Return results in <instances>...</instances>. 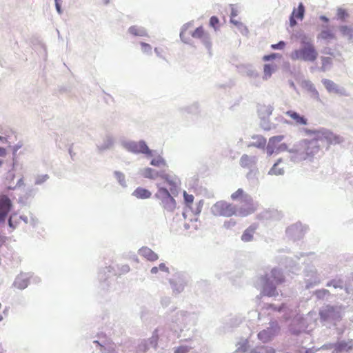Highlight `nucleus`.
<instances>
[{"instance_id":"obj_1","label":"nucleus","mask_w":353,"mask_h":353,"mask_svg":"<svg viewBox=\"0 0 353 353\" xmlns=\"http://www.w3.org/2000/svg\"><path fill=\"white\" fill-rule=\"evenodd\" d=\"M301 48L294 50L290 54L292 60H302L304 61L314 62L318 57V52L314 44L307 38L301 39Z\"/></svg>"},{"instance_id":"obj_2","label":"nucleus","mask_w":353,"mask_h":353,"mask_svg":"<svg viewBox=\"0 0 353 353\" xmlns=\"http://www.w3.org/2000/svg\"><path fill=\"white\" fill-rule=\"evenodd\" d=\"M262 281L264 294L272 296L276 294V285L282 283L284 281V278L279 270L273 269L262 278Z\"/></svg>"},{"instance_id":"obj_3","label":"nucleus","mask_w":353,"mask_h":353,"mask_svg":"<svg viewBox=\"0 0 353 353\" xmlns=\"http://www.w3.org/2000/svg\"><path fill=\"white\" fill-rule=\"evenodd\" d=\"M319 151V143L314 135L313 139L310 140L304 139L300 142L297 152L301 159L311 160Z\"/></svg>"},{"instance_id":"obj_4","label":"nucleus","mask_w":353,"mask_h":353,"mask_svg":"<svg viewBox=\"0 0 353 353\" xmlns=\"http://www.w3.org/2000/svg\"><path fill=\"white\" fill-rule=\"evenodd\" d=\"M157 187L158 191L155 194V197L160 201V205L163 208L164 213L174 212L176 207L175 199L168 189L161 187L160 184H157Z\"/></svg>"},{"instance_id":"obj_5","label":"nucleus","mask_w":353,"mask_h":353,"mask_svg":"<svg viewBox=\"0 0 353 353\" xmlns=\"http://www.w3.org/2000/svg\"><path fill=\"white\" fill-rule=\"evenodd\" d=\"M212 212L216 216L230 217L236 214V206L225 201H219L215 203L212 208Z\"/></svg>"},{"instance_id":"obj_6","label":"nucleus","mask_w":353,"mask_h":353,"mask_svg":"<svg viewBox=\"0 0 353 353\" xmlns=\"http://www.w3.org/2000/svg\"><path fill=\"white\" fill-rule=\"evenodd\" d=\"M317 141L321 143H326L327 145H336L343 142V139L339 135H337L327 130H321L313 132Z\"/></svg>"},{"instance_id":"obj_7","label":"nucleus","mask_w":353,"mask_h":353,"mask_svg":"<svg viewBox=\"0 0 353 353\" xmlns=\"http://www.w3.org/2000/svg\"><path fill=\"white\" fill-rule=\"evenodd\" d=\"M159 177L169 186L172 194H174L177 193V190L181 185V181L176 175L170 173L161 172Z\"/></svg>"},{"instance_id":"obj_8","label":"nucleus","mask_w":353,"mask_h":353,"mask_svg":"<svg viewBox=\"0 0 353 353\" xmlns=\"http://www.w3.org/2000/svg\"><path fill=\"white\" fill-rule=\"evenodd\" d=\"M191 36L194 39H199L208 50L211 49L212 42L210 34L204 30L203 26L196 28L191 33Z\"/></svg>"},{"instance_id":"obj_9","label":"nucleus","mask_w":353,"mask_h":353,"mask_svg":"<svg viewBox=\"0 0 353 353\" xmlns=\"http://www.w3.org/2000/svg\"><path fill=\"white\" fill-rule=\"evenodd\" d=\"M241 205L236 211L238 214L241 216H247L253 214L257 209V205L253 201L252 198L244 203H241Z\"/></svg>"},{"instance_id":"obj_10","label":"nucleus","mask_w":353,"mask_h":353,"mask_svg":"<svg viewBox=\"0 0 353 353\" xmlns=\"http://www.w3.org/2000/svg\"><path fill=\"white\" fill-rule=\"evenodd\" d=\"M12 203L6 195L0 196V223H4L8 212L10 211Z\"/></svg>"},{"instance_id":"obj_11","label":"nucleus","mask_w":353,"mask_h":353,"mask_svg":"<svg viewBox=\"0 0 353 353\" xmlns=\"http://www.w3.org/2000/svg\"><path fill=\"white\" fill-rule=\"evenodd\" d=\"M128 148L134 153H143L148 156L152 155V151L143 141L130 143L128 144Z\"/></svg>"},{"instance_id":"obj_12","label":"nucleus","mask_w":353,"mask_h":353,"mask_svg":"<svg viewBox=\"0 0 353 353\" xmlns=\"http://www.w3.org/2000/svg\"><path fill=\"white\" fill-rule=\"evenodd\" d=\"M305 8L302 3H300L297 8H294L291 16L290 17V25L291 27H294L296 25V21L302 20L304 17Z\"/></svg>"},{"instance_id":"obj_13","label":"nucleus","mask_w":353,"mask_h":353,"mask_svg":"<svg viewBox=\"0 0 353 353\" xmlns=\"http://www.w3.org/2000/svg\"><path fill=\"white\" fill-rule=\"evenodd\" d=\"M250 199H252V197L242 188H239L236 191L231 194V199L232 201H240L241 203H244Z\"/></svg>"},{"instance_id":"obj_14","label":"nucleus","mask_w":353,"mask_h":353,"mask_svg":"<svg viewBox=\"0 0 353 353\" xmlns=\"http://www.w3.org/2000/svg\"><path fill=\"white\" fill-rule=\"evenodd\" d=\"M139 254L150 261H155L159 258L157 254L148 247H143L139 249Z\"/></svg>"},{"instance_id":"obj_15","label":"nucleus","mask_w":353,"mask_h":353,"mask_svg":"<svg viewBox=\"0 0 353 353\" xmlns=\"http://www.w3.org/2000/svg\"><path fill=\"white\" fill-rule=\"evenodd\" d=\"M257 229V225L252 224L249 226L245 231L243 232L241 236V240L244 242L252 241L254 239V235Z\"/></svg>"},{"instance_id":"obj_16","label":"nucleus","mask_w":353,"mask_h":353,"mask_svg":"<svg viewBox=\"0 0 353 353\" xmlns=\"http://www.w3.org/2000/svg\"><path fill=\"white\" fill-rule=\"evenodd\" d=\"M132 195L139 199H149L152 193L147 189L139 187L133 192Z\"/></svg>"},{"instance_id":"obj_17","label":"nucleus","mask_w":353,"mask_h":353,"mask_svg":"<svg viewBox=\"0 0 353 353\" xmlns=\"http://www.w3.org/2000/svg\"><path fill=\"white\" fill-rule=\"evenodd\" d=\"M288 117L294 121L296 124L306 125L307 119L302 116H300L297 112L289 110L285 113Z\"/></svg>"},{"instance_id":"obj_18","label":"nucleus","mask_w":353,"mask_h":353,"mask_svg":"<svg viewBox=\"0 0 353 353\" xmlns=\"http://www.w3.org/2000/svg\"><path fill=\"white\" fill-rule=\"evenodd\" d=\"M142 174L144 177L154 179L157 176H159L160 173L155 172L153 169L150 168H146L142 171Z\"/></svg>"},{"instance_id":"obj_19","label":"nucleus","mask_w":353,"mask_h":353,"mask_svg":"<svg viewBox=\"0 0 353 353\" xmlns=\"http://www.w3.org/2000/svg\"><path fill=\"white\" fill-rule=\"evenodd\" d=\"M252 139L255 140V141L252 143V145L257 148H264L266 145V139L262 136H253Z\"/></svg>"},{"instance_id":"obj_20","label":"nucleus","mask_w":353,"mask_h":353,"mask_svg":"<svg viewBox=\"0 0 353 353\" xmlns=\"http://www.w3.org/2000/svg\"><path fill=\"white\" fill-rule=\"evenodd\" d=\"M334 312V307L328 305L324 310L320 311L319 315L321 319L325 321Z\"/></svg>"},{"instance_id":"obj_21","label":"nucleus","mask_w":353,"mask_h":353,"mask_svg":"<svg viewBox=\"0 0 353 353\" xmlns=\"http://www.w3.org/2000/svg\"><path fill=\"white\" fill-rule=\"evenodd\" d=\"M129 32L134 36H145L146 32L144 29L139 28L138 26H131L129 30Z\"/></svg>"},{"instance_id":"obj_22","label":"nucleus","mask_w":353,"mask_h":353,"mask_svg":"<svg viewBox=\"0 0 353 353\" xmlns=\"http://www.w3.org/2000/svg\"><path fill=\"white\" fill-rule=\"evenodd\" d=\"M322 82L325 88L329 92L337 91V86L332 81L329 79H323Z\"/></svg>"},{"instance_id":"obj_23","label":"nucleus","mask_w":353,"mask_h":353,"mask_svg":"<svg viewBox=\"0 0 353 353\" xmlns=\"http://www.w3.org/2000/svg\"><path fill=\"white\" fill-rule=\"evenodd\" d=\"M14 285L20 289H23L28 286V281L22 276H19L14 281Z\"/></svg>"},{"instance_id":"obj_24","label":"nucleus","mask_w":353,"mask_h":353,"mask_svg":"<svg viewBox=\"0 0 353 353\" xmlns=\"http://www.w3.org/2000/svg\"><path fill=\"white\" fill-rule=\"evenodd\" d=\"M258 337L260 340L263 341V342H266L271 339L270 331L268 330H262L258 334Z\"/></svg>"},{"instance_id":"obj_25","label":"nucleus","mask_w":353,"mask_h":353,"mask_svg":"<svg viewBox=\"0 0 353 353\" xmlns=\"http://www.w3.org/2000/svg\"><path fill=\"white\" fill-rule=\"evenodd\" d=\"M319 38H321L324 40H330L334 38V34L332 31L329 30H325L321 31L319 36Z\"/></svg>"},{"instance_id":"obj_26","label":"nucleus","mask_w":353,"mask_h":353,"mask_svg":"<svg viewBox=\"0 0 353 353\" xmlns=\"http://www.w3.org/2000/svg\"><path fill=\"white\" fill-rule=\"evenodd\" d=\"M150 164L154 166H157V167H161V166L165 167L167 165L165 161L161 157L153 159L151 161Z\"/></svg>"},{"instance_id":"obj_27","label":"nucleus","mask_w":353,"mask_h":353,"mask_svg":"<svg viewBox=\"0 0 353 353\" xmlns=\"http://www.w3.org/2000/svg\"><path fill=\"white\" fill-rule=\"evenodd\" d=\"M210 26L213 28L215 31L218 30L219 28L220 21L219 19L216 16H212L210 19Z\"/></svg>"},{"instance_id":"obj_28","label":"nucleus","mask_w":353,"mask_h":353,"mask_svg":"<svg viewBox=\"0 0 353 353\" xmlns=\"http://www.w3.org/2000/svg\"><path fill=\"white\" fill-rule=\"evenodd\" d=\"M274 70V66L270 64H265L263 68L264 76L265 79L269 78Z\"/></svg>"},{"instance_id":"obj_29","label":"nucleus","mask_w":353,"mask_h":353,"mask_svg":"<svg viewBox=\"0 0 353 353\" xmlns=\"http://www.w3.org/2000/svg\"><path fill=\"white\" fill-rule=\"evenodd\" d=\"M270 174L279 175L283 174V169L279 168V163H275L269 171Z\"/></svg>"},{"instance_id":"obj_30","label":"nucleus","mask_w":353,"mask_h":353,"mask_svg":"<svg viewBox=\"0 0 353 353\" xmlns=\"http://www.w3.org/2000/svg\"><path fill=\"white\" fill-rule=\"evenodd\" d=\"M184 201L188 206H190L194 201V196L192 194H188L185 191L183 192Z\"/></svg>"},{"instance_id":"obj_31","label":"nucleus","mask_w":353,"mask_h":353,"mask_svg":"<svg viewBox=\"0 0 353 353\" xmlns=\"http://www.w3.org/2000/svg\"><path fill=\"white\" fill-rule=\"evenodd\" d=\"M188 25L184 26L180 33V37H181V40L185 43H187L188 39Z\"/></svg>"},{"instance_id":"obj_32","label":"nucleus","mask_w":353,"mask_h":353,"mask_svg":"<svg viewBox=\"0 0 353 353\" xmlns=\"http://www.w3.org/2000/svg\"><path fill=\"white\" fill-rule=\"evenodd\" d=\"M237 14H238L237 10L235 9L234 8H232L230 21H231V23H234L236 26H238L240 23L239 21H237L236 20L234 19V18L237 16Z\"/></svg>"},{"instance_id":"obj_33","label":"nucleus","mask_w":353,"mask_h":353,"mask_svg":"<svg viewBox=\"0 0 353 353\" xmlns=\"http://www.w3.org/2000/svg\"><path fill=\"white\" fill-rule=\"evenodd\" d=\"M283 138L284 137L283 135L274 136L270 139L269 143L270 144L275 145L276 143L281 142Z\"/></svg>"},{"instance_id":"obj_34","label":"nucleus","mask_w":353,"mask_h":353,"mask_svg":"<svg viewBox=\"0 0 353 353\" xmlns=\"http://www.w3.org/2000/svg\"><path fill=\"white\" fill-rule=\"evenodd\" d=\"M340 31L344 36H351L352 34V30L345 26L340 27Z\"/></svg>"},{"instance_id":"obj_35","label":"nucleus","mask_w":353,"mask_h":353,"mask_svg":"<svg viewBox=\"0 0 353 353\" xmlns=\"http://www.w3.org/2000/svg\"><path fill=\"white\" fill-rule=\"evenodd\" d=\"M285 46V43L283 41H279L278 43L276 44H272L271 46V48L274 50H276V49H283Z\"/></svg>"},{"instance_id":"obj_36","label":"nucleus","mask_w":353,"mask_h":353,"mask_svg":"<svg viewBox=\"0 0 353 353\" xmlns=\"http://www.w3.org/2000/svg\"><path fill=\"white\" fill-rule=\"evenodd\" d=\"M141 46L142 51L143 52L147 53V52H151L152 47L150 46V45H149L146 43L142 42V43H141Z\"/></svg>"},{"instance_id":"obj_37","label":"nucleus","mask_w":353,"mask_h":353,"mask_svg":"<svg viewBox=\"0 0 353 353\" xmlns=\"http://www.w3.org/2000/svg\"><path fill=\"white\" fill-rule=\"evenodd\" d=\"M249 162H250V159L247 155H243L241 158V165L243 167H247L249 164Z\"/></svg>"},{"instance_id":"obj_38","label":"nucleus","mask_w":353,"mask_h":353,"mask_svg":"<svg viewBox=\"0 0 353 353\" xmlns=\"http://www.w3.org/2000/svg\"><path fill=\"white\" fill-rule=\"evenodd\" d=\"M236 222L234 220H229L224 223V227L227 229H230L236 225Z\"/></svg>"},{"instance_id":"obj_39","label":"nucleus","mask_w":353,"mask_h":353,"mask_svg":"<svg viewBox=\"0 0 353 353\" xmlns=\"http://www.w3.org/2000/svg\"><path fill=\"white\" fill-rule=\"evenodd\" d=\"M188 351L189 348L188 347L180 346L175 350L174 353H187Z\"/></svg>"},{"instance_id":"obj_40","label":"nucleus","mask_w":353,"mask_h":353,"mask_svg":"<svg viewBox=\"0 0 353 353\" xmlns=\"http://www.w3.org/2000/svg\"><path fill=\"white\" fill-rule=\"evenodd\" d=\"M47 179H48L47 175L38 176L36 179L35 183L41 184V183H43L44 181H46L47 180Z\"/></svg>"},{"instance_id":"obj_41","label":"nucleus","mask_w":353,"mask_h":353,"mask_svg":"<svg viewBox=\"0 0 353 353\" xmlns=\"http://www.w3.org/2000/svg\"><path fill=\"white\" fill-rule=\"evenodd\" d=\"M321 61H322V65H323L322 67L323 68H324L326 65L330 64L332 62V59L330 57H322Z\"/></svg>"},{"instance_id":"obj_42","label":"nucleus","mask_w":353,"mask_h":353,"mask_svg":"<svg viewBox=\"0 0 353 353\" xmlns=\"http://www.w3.org/2000/svg\"><path fill=\"white\" fill-rule=\"evenodd\" d=\"M279 57V54H275V53H273V54H271L270 55H265L263 57V59L264 61H270L271 59H275L276 57Z\"/></svg>"},{"instance_id":"obj_43","label":"nucleus","mask_w":353,"mask_h":353,"mask_svg":"<svg viewBox=\"0 0 353 353\" xmlns=\"http://www.w3.org/2000/svg\"><path fill=\"white\" fill-rule=\"evenodd\" d=\"M159 270L163 271V272H169V269H168V268L165 265V263H161V264L159 265Z\"/></svg>"},{"instance_id":"obj_44","label":"nucleus","mask_w":353,"mask_h":353,"mask_svg":"<svg viewBox=\"0 0 353 353\" xmlns=\"http://www.w3.org/2000/svg\"><path fill=\"white\" fill-rule=\"evenodd\" d=\"M55 6L57 10L59 13H61V4H60V0H55Z\"/></svg>"},{"instance_id":"obj_45","label":"nucleus","mask_w":353,"mask_h":353,"mask_svg":"<svg viewBox=\"0 0 353 353\" xmlns=\"http://www.w3.org/2000/svg\"><path fill=\"white\" fill-rule=\"evenodd\" d=\"M8 225L12 229H14L16 228V225L14 224L12 221V216H11L8 220Z\"/></svg>"},{"instance_id":"obj_46","label":"nucleus","mask_w":353,"mask_h":353,"mask_svg":"<svg viewBox=\"0 0 353 353\" xmlns=\"http://www.w3.org/2000/svg\"><path fill=\"white\" fill-rule=\"evenodd\" d=\"M6 149L0 147V156L4 157V156H6Z\"/></svg>"},{"instance_id":"obj_47","label":"nucleus","mask_w":353,"mask_h":353,"mask_svg":"<svg viewBox=\"0 0 353 353\" xmlns=\"http://www.w3.org/2000/svg\"><path fill=\"white\" fill-rule=\"evenodd\" d=\"M159 267H153L152 269H151V273L152 274H157L159 271Z\"/></svg>"},{"instance_id":"obj_48","label":"nucleus","mask_w":353,"mask_h":353,"mask_svg":"<svg viewBox=\"0 0 353 353\" xmlns=\"http://www.w3.org/2000/svg\"><path fill=\"white\" fill-rule=\"evenodd\" d=\"M287 149V145L285 144H282L279 146V150L281 151H283Z\"/></svg>"},{"instance_id":"obj_49","label":"nucleus","mask_w":353,"mask_h":353,"mask_svg":"<svg viewBox=\"0 0 353 353\" xmlns=\"http://www.w3.org/2000/svg\"><path fill=\"white\" fill-rule=\"evenodd\" d=\"M345 14V12L344 10H339V15H341V17H343Z\"/></svg>"},{"instance_id":"obj_50","label":"nucleus","mask_w":353,"mask_h":353,"mask_svg":"<svg viewBox=\"0 0 353 353\" xmlns=\"http://www.w3.org/2000/svg\"><path fill=\"white\" fill-rule=\"evenodd\" d=\"M0 141H6V139L5 137H3L0 136Z\"/></svg>"},{"instance_id":"obj_51","label":"nucleus","mask_w":353,"mask_h":353,"mask_svg":"<svg viewBox=\"0 0 353 353\" xmlns=\"http://www.w3.org/2000/svg\"><path fill=\"white\" fill-rule=\"evenodd\" d=\"M3 349L1 346V345L0 344V353H3Z\"/></svg>"},{"instance_id":"obj_52","label":"nucleus","mask_w":353,"mask_h":353,"mask_svg":"<svg viewBox=\"0 0 353 353\" xmlns=\"http://www.w3.org/2000/svg\"><path fill=\"white\" fill-rule=\"evenodd\" d=\"M108 353H118L114 350H110Z\"/></svg>"},{"instance_id":"obj_53","label":"nucleus","mask_w":353,"mask_h":353,"mask_svg":"<svg viewBox=\"0 0 353 353\" xmlns=\"http://www.w3.org/2000/svg\"><path fill=\"white\" fill-rule=\"evenodd\" d=\"M3 241L0 240V248L3 245Z\"/></svg>"},{"instance_id":"obj_54","label":"nucleus","mask_w":353,"mask_h":353,"mask_svg":"<svg viewBox=\"0 0 353 353\" xmlns=\"http://www.w3.org/2000/svg\"><path fill=\"white\" fill-rule=\"evenodd\" d=\"M268 153H269L270 154H272V150L270 151V150L268 149Z\"/></svg>"},{"instance_id":"obj_55","label":"nucleus","mask_w":353,"mask_h":353,"mask_svg":"<svg viewBox=\"0 0 353 353\" xmlns=\"http://www.w3.org/2000/svg\"><path fill=\"white\" fill-rule=\"evenodd\" d=\"M3 161L0 160V167L2 165Z\"/></svg>"},{"instance_id":"obj_56","label":"nucleus","mask_w":353,"mask_h":353,"mask_svg":"<svg viewBox=\"0 0 353 353\" xmlns=\"http://www.w3.org/2000/svg\"><path fill=\"white\" fill-rule=\"evenodd\" d=\"M3 320V316L0 315V321Z\"/></svg>"},{"instance_id":"obj_57","label":"nucleus","mask_w":353,"mask_h":353,"mask_svg":"<svg viewBox=\"0 0 353 353\" xmlns=\"http://www.w3.org/2000/svg\"><path fill=\"white\" fill-rule=\"evenodd\" d=\"M154 51H155L157 53H158L157 48H155V49H154Z\"/></svg>"},{"instance_id":"obj_58","label":"nucleus","mask_w":353,"mask_h":353,"mask_svg":"<svg viewBox=\"0 0 353 353\" xmlns=\"http://www.w3.org/2000/svg\"><path fill=\"white\" fill-rule=\"evenodd\" d=\"M94 343H97V344H99V342L97 341H95Z\"/></svg>"},{"instance_id":"obj_59","label":"nucleus","mask_w":353,"mask_h":353,"mask_svg":"<svg viewBox=\"0 0 353 353\" xmlns=\"http://www.w3.org/2000/svg\"><path fill=\"white\" fill-rule=\"evenodd\" d=\"M305 353H308L307 352H306Z\"/></svg>"}]
</instances>
